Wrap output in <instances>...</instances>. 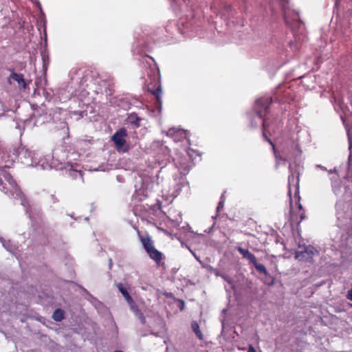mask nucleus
Segmentation results:
<instances>
[{
    "mask_svg": "<svg viewBox=\"0 0 352 352\" xmlns=\"http://www.w3.org/2000/svg\"><path fill=\"white\" fill-rule=\"evenodd\" d=\"M347 136L349 140V148L350 151L352 150V134L349 130H347Z\"/></svg>",
    "mask_w": 352,
    "mask_h": 352,
    "instance_id": "nucleus-19",
    "label": "nucleus"
},
{
    "mask_svg": "<svg viewBox=\"0 0 352 352\" xmlns=\"http://www.w3.org/2000/svg\"><path fill=\"white\" fill-rule=\"evenodd\" d=\"M10 78H12L14 80H15L16 82H18V85L21 87H22L23 88L25 89L26 88V83L25 82V80H24V78H23V76L22 74H16L15 72H12L10 76Z\"/></svg>",
    "mask_w": 352,
    "mask_h": 352,
    "instance_id": "nucleus-11",
    "label": "nucleus"
},
{
    "mask_svg": "<svg viewBox=\"0 0 352 352\" xmlns=\"http://www.w3.org/2000/svg\"><path fill=\"white\" fill-rule=\"evenodd\" d=\"M129 305L131 310L134 313L136 317L141 321L142 323H145L146 318L141 313V311L138 308V306L134 302L133 300L131 299V302H127Z\"/></svg>",
    "mask_w": 352,
    "mask_h": 352,
    "instance_id": "nucleus-8",
    "label": "nucleus"
},
{
    "mask_svg": "<svg viewBox=\"0 0 352 352\" xmlns=\"http://www.w3.org/2000/svg\"><path fill=\"white\" fill-rule=\"evenodd\" d=\"M114 352H123V351H116Z\"/></svg>",
    "mask_w": 352,
    "mask_h": 352,
    "instance_id": "nucleus-29",
    "label": "nucleus"
},
{
    "mask_svg": "<svg viewBox=\"0 0 352 352\" xmlns=\"http://www.w3.org/2000/svg\"><path fill=\"white\" fill-rule=\"evenodd\" d=\"M140 241L144 246L145 250L146 252H149L151 250H152L155 247L153 245V241L149 236H140Z\"/></svg>",
    "mask_w": 352,
    "mask_h": 352,
    "instance_id": "nucleus-9",
    "label": "nucleus"
},
{
    "mask_svg": "<svg viewBox=\"0 0 352 352\" xmlns=\"http://www.w3.org/2000/svg\"><path fill=\"white\" fill-rule=\"evenodd\" d=\"M38 155L36 151H32L25 146H21L18 149V160L27 166L39 165L41 162L38 160Z\"/></svg>",
    "mask_w": 352,
    "mask_h": 352,
    "instance_id": "nucleus-3",
    "label": "nucleus"
},
{
    "mask_svg": "<svg viewBox=\"0 0 352 352\" xmlns=\"http://www.w3.org/2000/svg\"><path fill=\"white\" fill-rule=\"evenodd\" d=\"M153 94L155 96L157 102L161 103V97L162 94V90L161 87H158L155 91H153Z\"/></svg>",
    "mask_w": 352,
    "mask_h": 352,
    "instance_id": "nucleus-18",
    "label": "nucleus"
},
{
    "mask_svg": "<svg viewBox=\"0 0 352 352\" xmlns=\"http://www.w3.org/2000/svg\"><path fill=\"white\" fill-rule=\"evenodd\" d=\"M188 249L190 251V252L192 254L194 257L196 258V260L198 261L201 263V261L200 258L197 256V254L192 250H191L189 248H188Z\"/></svg>",
    "mask_w": 352,
    "mask_h": 352,
    "instance_id": "nucleus-23",
    "label": "nucleus"
},
{
    "mask_svg": "<svg viewBox=\"0 0 352 352\" xmlns=\"http://www.w3.org/2000/svg\"><path fill=\"white\" fill-rule=\"evenodd\" d=\"M252 263L254 265V267L258 272L265 275L267 274V271L265 267L263 264L257 263L256 258L255 259V261L252 262Z\"/></svg>",
    "mask_w": 352,
    "mask_h": 352,
    "instance_id": "nucleus-15",
    "label": "nucleus"
},
{
    "mask_svg": "<svg viewBox=\"0 0 352 352\" xmlns=\"http://www.w3.org/2000/svg\"><path fill=\"white\" fill-rule=\"evenodd\" d=\"M10 155L8 154L7 149L4 147L0 148V166H10Z\"/></svg>",
    "mask_w": 352,
    "mask_h": 352,
    "instance_id": "nucleus-7",
    "label": "nucleus"
},
{
    "mask_svg": "<svg viewBox=\"0 0 352 352\" xmlns=\"http://www.w3.org/2000/svg\"><path fill=\"white\" fill-rule=\"evenodd\" d=\"M1 186H2L1 190L3 192L6 194L10 192V195L14 199H19L21 201V204L25 208V212L32 222L35 221L36 218L41 215V208L36 205L30 204L16 185L12 175L5 170L1 169L0 170Z\"/></svg>",
    "mask_w": 352,
    "mask_h": 352,
    "instance_id": "nucleus-2",
    "label": "nucleus"
},
{
    "mask_svg": "<svg viewBox=\"0 0 352 352\" xmlns=\"http://www.w3.org/2000/svg\"><path fill=\"white\" fill-rule=\"evenodd\" d=\"M117 287H118V290L120 292V293L122 294V296H124L126 301L131 302L132 298L131 297L127 289L123 286V285L122 283H119L117 285Z\"/></svg>",
    "mask_w": 352,
    "mask_h": 352,
    "instance_id": "nucleus-13",
    "label": "nucleus"
},
{
    "mask_svg": "<svg viewBox=\"0 0 352 352\" xmlns=\"http://www.w3.org/2000/svg\"><path fill=\"white\" fill-rule=\"evenodd\" d=\"M191 328H192V331L195 333L196 336L200 340H202L204 336H203V334L199 329V326L198 323L195 321H193L191 323Z\"/></svg>",
    "mask_w": 352,
    "mask_h": 352,
    "instance_id": "nucleus-14",
    "label": "nucleus"
},
{
    "mask_svg": "<svg viewBox=\"0 0 352 352\" xmlns=\"http://www.w3.org/2000/svg\"><path fill=\"white\" fill-rule=\"evenodd\" d=\"M52 318L54 320H56L57 322L61 321L63 318V314L62 311L60 309H56L54 312Z\"/></svg>",
    "mask_w": 352,
    "mask_h": 352,
    "instance_id": "nucleus-17",
    "label": "nucleus"
},
{
    "mask_svg": "<svg viewBox=\"0 0 352 352\" xmlns=\"http://www.w3.org/2000/svg\"><path fill=\"white\" fill-rule=\"evenodd\" d=\"M236 250L242 255L244 258H246L250 263L255 261L256 257L248 250L244 249L241 247H237Z\"/></svg>",
    "mask_w": 352,
    "mask_h": 352,
    "instance_id": "nucleus-10",
    "label": "nucleus"
},
{
    "mask_svg": "<svg viewBox=\"0 0 352 352\" xmlns=\"http://www.w3.org/2000/svg\"><path fill=\"white\" fill-rule=\"evenodd\" d=\"M126 135L127 132L126 129L121 128L112 136V141L115 144L116 148L118 151L126 152L128 151L129 146L126 144V142L125 140Z\"/></svg>",
    "mask_w": 352,
    "mask_h": 352,
    "instance_id": "nucleus-4",
    "label": "nucleus"
},
{
    "mask_svg": "<svg viewBox=\"0 0 352 352\" xmlns=\"http://www.w3.org/2000/svg\"><path fill=\"white\" fill-rule=\"evenodd\" d=\"M248 352H256V350L252 345H250L249 346Z\"/></svg>",
    "mask_w": 352,
    "mask_h": 352,
    "instance_id": "nucleus-25",
    "label": "nucleus"
},
{
    "mask_svg": "<svg viewBox=\"0 0 352 352\" xmlns=\"http://www.w3.org/2000/svg\"><path fill=\"white\" fill-rule=\"evenodd\" d=\"M336 171V168H334L333 170H329V173H334Z\"/></svg>",
    "mask_w": 352,
    "mask_h": 352,
    "instance_id": "nucleus-28",
    "label": "nucleus"
},
{
    "mask_svg": "<svg viewBox=\"0 0 352 352\" xmlns=\"http://www.w3.org/2000/svg\"><path fill=\"white\" fill-rule=\"evenodd\" d=\"M216 274H217V276H219L221 278H223L225 280H226L230 285H232V280L227 275L221 274H219V273H217Z\"/></svg>",
    "mask_w": 352,
    "mask_h": 352,
    "instance_id": "nucleus-20",
    "label": "nucleus"
},
{
    "mask_svg": "<svg viewBox=\"0 0 352 352\" xmlns=\"http://www.w3.org/2000/svg\"><path fill=\"white\" fill-rule=\"evenodd\" d=\"M157 162H158V164L159 165L161 166V168H162L163 167H164L166 164V162L168 160V159H166V162H164V160H160V158H157Z\"/></svg>",
    "mask_w": 352,
    "mask_h": 352,
    "instance_id": "nucleus-21",
    "label": "nucleus"
},
{
    "mask_svg": "<svg viewBox=\"0 0 352 352\" xmlns=\"http://www.w3.org/2000/svg\"><path fill=\"white\" fill-rule=\"evenodd\" d=\"M223 204H224V201H223V199H221V200L219 201V204H218V206H217V212H219L221 209H222V208H223Z\"/></svg>",
    "mask_w": 352,
    "mask_h": 352,
    "instance_id": "nucleus-22",
    "label": "nucleus"
},
{
    "mask_svg": "<svg viewBox=\"0 0 352 352\" xmlns=\"http://www.w3.org/2000/svg\"><path fill=\"white\" fill-rule=\"evenodd\" d=\"M184 308V301H181L180 310H182Z\"/></svg>",
    "mask_w": 352,
    "mask_h": 352,
    "instance_id": "nucleus-26",
    "label": "nucleus"
},
{
    "mask_svg": "<svg viewBox=\"0 0 352 352\" xmlns=\"http://www.w3.org/2000/svg\"><path fill=\"white\" fill-rule=\"evenodd\" d=\"M285 22H286L287 24L289 25L290 23V21H289V16H287V12H286L285 10Z\"/></svg>",
    "mask_w": 352,
    "mask_h": 352,
    "instance_id": "nucleus-24",
    "label": "nucleus"
},
{
    "mask_svg": "<svg viewBox=\"0 0 352 352\" xmlns=\"http://www.w3.org/2000/svg\"><path fill=\"white\" fill-rule=\"evenodd\" d=\"M0 242L2 243L3 246L10 252H12L14 248L11 245L10 241H6L3 238L0 237Z\"/></svg>",
    "mask_w": 352,
    "mask_h": 352,
    "instance_id": "nucleus-16",
    "label": "nucleus"
},
{
    "mask_svg": "<svg viewBox=\"0 0 352 352\" xmlns=\"http://www.w3.org/2000/svg\"><path fill=\"white\" fill-rule=\"evenodd\" d=\"M150 258L155 261L157 263L160 262L162 257V254L154 248L152 250L148 252Z\"/></svg>",
    "mask_w": 352,
    "mask_h": 352,
    "instance_id": "nucleus-12",
    "label": "nucleus"
},
{
    "mask_svg": "<svg viewBox=\"0 0 352 352\" xmlns=\"http://www.w3.org/2000/svg\"><path fill=\"white\" fill-rule=\"evenodd\" d=\"M318 253L315 248L311 245L305 247L302 250H297L295 258L300 261H311L313 256Z\"/></svg>",
    "mask_w": 352,
    "mask_h": 352,
    "instance_id": "nucleus-5",
    "label": "nucleus"
},
{
    "mask_svg": "<svg viewBox=\"0 0 352 352\" xmlns=\"http://www.w3.org/2000/svg\"><path fill=\"white\" fill-rule=\"evenodd\" d=\"M166 135L173 138L175 142H179L187 138V131L181 129L171 128L166 132Z\"/></svg>",
    "mask_w": 352,
    "mask_h": 352,
    "instance_id": "nucleus-6",
    "label": "nucleus"
},
{
    "mask_svg": "<svg viewBox=\"0 0 352 352\" xmlns=\"http://www.w3.org/2000/svg\"><path fill=\"white\" fill-rule=\"evenodd\" d=\"M272 102V98L268 96L257 99L256 101V114L258 119L262 120L263 135L272 146L276 161V168H278L281 163L285 164L286 162H289L290 174L288 177V182L290 184L292 182L294 181L296 172L292 162L293 161L294 164H296L300 159L302 151L298 145V135L295 133H293L289 136L285 135L283 138H277L276 139L277 144L280 146V151L276 148L272 141L267 138V133L272 135V132L274 133L275 131L273 126L270 125L266 120H263V117Z\"/></svg>",
    "mask_w": 352,
    "mask_h": 352,
    "instance_id": "nucleus-1",
    "label": "nucleus"
},
{
    "mask_svg": "<svg viewBox=\"0 0 352 352\" xmlns=\"http://www.w3.org/2000/svg\"><path fill=\"white\" fill-rule=\"evenodd\" d=\"M0 105L3 108V112H6L7 111V109H6V108H4L3 105L0 102Z\"/></svg>",
    "mask_w": 352,
    "mask_h": 352,
    "instance_id": "nucleus-27",
    "label": "nucleus"
},
{
    "mask_svg": "<svg viewBox=\"0 0 352 352\" xmlns=\"http://www.w3.org/2000/svg\"><path fill=\"white\" fill-rule=\"evenodd\" d=\"M41 166L43 168H44V167H43V164H41Z\"/></svg>",
    "mask_w": 352,
    "mask_h": 352,
    "instance_id": "nucleus-30",
    "label": "nucleus"
}]
</instances>
